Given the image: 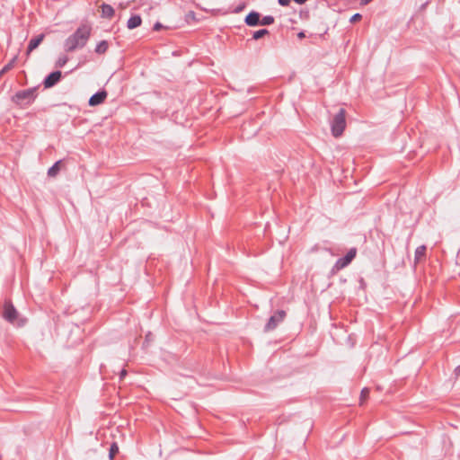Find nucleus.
Returning a JSON list of instances; mask_svg holds the SVG:
<instances>
[{
  "instance_id": "f257e3e1",
  "label": "nucleus",
  "mask_w": 460,
  "mask_h": 460,
  "mask_svg": "<svg viewBox=\"0 0 460 460\" xmlns=\"http://www.w3.org/2000/svg\"><path fill=\"white\" fill-rule=\"evenodd\" d=\"M92 28L89 25H81L71 36L65 41L66 50L74 51L77 48H83L88 41Z\"/></svg>"
},
{
  "instance_id": "f03ea898",
  "label": "nucleus",
  "mask_w": 460,
  "mask_h": 460,
  "mask_svg": "<svg viewBox=\"0 0 460 460\" xmlns=\"http://www.w3.org/2000/svg\"><path fill=\"white\" fill-rule=\"evenodd\" d=\"M36 98V89H26L17 92L13 97L12 102L18 107L24 109L31 105Z\"/></svg>"
},
{
  "instance_id": "7ed1b4c3",
  "label": "nucleus",
  "mask_w": 460,
  "mask_h": 460,
  "mask_svg": "<svg viewBox=\"0 0 460 460\" xmlns=\"http://www.w3.org/2000/svg\"><path fill=\"white\" fill-rule=\"evenodd\" d=\"M346 127V119H345V111L341 109L339 112L335 115L332 125V133L333 137H338L341 136Z\"/></svg>"
},
{
  "instance_id": "20e7f679",
  "label": "nucleus",
  "mask_w": 460,
  "mask_h": 460,
  "mask_svg": "<svg viewBox=\"0 0 460 460\" xmlns=\"http://www.w3.org/2000/svg\"><path fill=\"white\" fill-rule=\"evenodd\" d=\"M287 316V313L284 310H278L274 313L273 315L270 316L268 323L264 327L265 332H271L278 327V325L282 323Z\"/></svg>"
},
{
  "instance_id": "39448f33",
  "label": "nucleus",
  "mask_w": 460,
  "mask_h": 460,
  "mask_svg": "<svg viewBox=\"0 0 460 460\" xmlns=\"http://www.w3.org/2000/svg\"><path fill=\"white\" fill-rule=\"evenodd\" d=\"M357 253V251L355 248L350 249L348 253L345 255V257L338 260L334 265V270L339 271L341 269L345 268L347 265H349L351 261L355 258Z\"/></svg>"
},
{
  "instance_id": "423d86ee",
  "label": "nucleus",
  "mask_w": 460,
  "mask_h": 460,
  "mask_svg": "<svg viewBox=\"0 0 460 460\" xmlns=\"http://www.w3.org/2000/svg\"><path fill=\"white\" fill-rule=\"evenodd\" d=\"M3 316L5 320L13 323L18 317V312L11 302H5Z\"/></svg>"
},
{
  "instance_id": "0eeeda50",
  "label": "nucleus",
  "mask_w": 460,
  "mask_h": 460,
  "mask_svg": "<svg viewBox=\"0 0 460 460\" xmlns=\"http://www.w3.org/2000/svg\"><path fill=\"white\" fill-rule=\"evenodd\" d=\"M61 72L55 71L50 73L44 80L43 84L45 88H50L54 86L61 78Z\"/></svg>"
},
{
  "instance_id": "6e6552de",
  "label": "nucleus",
  "mask_w": 460,
  "mask_h": 460,
  "mask_svg": "<svg viewBox=\"0 0 460 460\" xmlns=\"http://www.w3.org/2000/svg\"><path fill=\"white\" fill-rule=\"evenodd\" d=\"M45 39V34L41 33V34H39L38 36H36L35 38H32L29 44H28V48H27V51H26V56L27 58L30 56V54L34 50L36 49L39 45Z\"/></svg>"
},
{
  "instance_id": "1a4fd4ad",
  "label": "nucleus",
  "mask_w": 460,
  "mask_h": 460,
  "mask_svg": "<svg viewBox=\"0 0 460 460\" xmlns=\"http://www.w3.org/2000/svg\"><path fill=\"white\" fill-rule=\"evenodd\" d=\"M107 97V92L106 91H101L97 93L93 94L89 99V105L90 106H97L99 104H102Z\"/></svg>"
},
{
  "instance_id": "9d476101",
  "label": "nucleus",
  "mask_w": 460,
  "mask_h": 460,
  "mask_svg": "<svg viewBox=\"0 0 460 460\" xmlns=\"http://www.w3.org/2000/svg\"><path fill=\"white\" fill-rule=\"evenodd\" d=\"M115 11L114 8L107 4H102L101 5V15L102 18L111 19L114 16Z\"/></svg>"
},
{
  "instance_id": "9b49d317",
  "label": "nucleus",
  "mask_w": 460,
  "mask_h": 460,
  "mask_svg": "<svg viewBox=\"0 0 460 460\" xmlns=\"http://www.w3.org/2000/svg\"><path fill=\"white\" fill-rule=\"evenodd\" d=\"M260 13L256 12H252L245 17V22L249 26H255L260 23Z\"/></svg>"
},
{
  "instance_id": "f8f14e48",
  "label": "nucleus",
  "mask_w": 460,
  "mask_h": 460,
  "mask_svg": "<svg viewBox=\"0 0 460 460\" xmlns=\"http://www.w3.org/2000/svg\"><path fill=\"white\" fill-rule=\"evenodd\" d=\"M142 19L139 15H134L130 17L127 22V26L129 30H133L141 25Z\"/></svg>"
},
{
  "instance_id": "ddd939ff",
  "label": "nucleus",
  "mask_w": 460,
  "mask_h": 460,
  "mask_svg": "<svg viewBox=\"0 0 460 460\" xmlns=\"http://www.w3.org/2000/svg\"><path fill=\"white\" fill-rule=\"evenodd\" d=\"M426 253V246L421 245L419 246L415 251V262L420 261L424 257Z\"/></svg>"
},
{
  "instance_id": "4468645a",
  "label": "nucleus",
  "mask_w": 460,
  "mask_h": 460,
  "mask_svg": "<svg viewBox=\"0 0 460 460\" xmlns=\"http://www.w3.org/2000/svg\"><path fill=\"white\" fill-rule=\"evenodd\" d=\"M61 169V161H58L54 164L52 167H50L48 171V174L50 177H55Z\"/></svg>"
},
{
  "instance_id": "2eb2a0df",
  "label": "nucleus",
  "mask_w": 460,
  "mask_h": 460,
  "mask_svg": "<svg viewBox=\"0 0 460 460\" xmlns=\"http://www.w3.org/2000/svg\"><path fill=\"white\" fill-rule=\"evenodd\" d=\"M108 48V42L106 40H102L100 43L97 44L95 48V52L98 54H103L107 51Z\"/></svg>"
},
{
  "instance_id": "dca6fc26",
  "label": "nucleus",
  "mask_w": 460,
  "mask_h": 460,
  "mask_svg": "<svg viewBox=\"0 0 460 460\" xmlns=\"http://www.w3.org/2000/svg\"><path fill=\"white\" fill-rule=\"evenodd\" d=\"M369 396V389L364 388L360 393V404H363Z\"/></svg>"
},
{
  "instance_id": "f3484780",
  "label": "nucleus",
  "mask_w": 460,
  "mask_h": 460,
  "mask_svg": "<svg viewBox=\"0 0 460 460\" xmlns=\"http://www.w3.org/2000/svg\"><path fill=\"white\" fill-rule=\"evenodd\" d=\"M268 33H269V31L266 29L259 30L253 33V39L259 40Z\"/></svg>"
},
{
  "instance_id": "a211bd4d",
  "label": "nucleus",
  "mask_w": 460,
  "mask_h": 460,
  "mask_svg": "<svg viewBox=\"0 0 460 460\" xmlns=\"http://www.w3.org/2000/svg\"><path fill=\"white\" fill-rule=\"evenodd\" d=\"M67 61H68V58L66 56H62V57L58 58V59L57 60L56 66L62 67L66 64Z\"/></svg>"
},
{
  "instance_id": "6ab92c4d",
  "label": "nucleus",
  "mask_w": 460,
  "mask_h": 460,
  "mask_svg": "<svg viewBox=\"0 0 460 460\" xmlns=\"http://www.w3.org/2000/svg\"><path fill=\"white\" fill-rule=\"evenodd\" d=\"M274 22V18L272 16H265L262 20L260 21V24L261 25H270Z\"/></svg>"
},
{
  "instance_id": "aec40b11",
  "label": "nucleus",
  "mask_w": 460,
  "mask_h": 460,
  "mask_svg": "<svg viewBox=\"0 0 460 460\" xmlns=\"http://www.w3.org/2000/svg\"><path fill=\"white\" fill-rule=\"evenodd\" d=\"M119 452V447L117 444H112L110 449V458L112 460L115 456V455Z\"/></svg>"
},
{
  "instance_id": "412c9836",
  "label": "nucleus",
  "mask_w": 460,
  "mask_h": 460,
  "mask_svg": "<svg viewBox=\"0 0 460 460\" xmlns=\"http://www.w3.org/2000/svg\"><path fill=\"white\" fill-rule=\"evenodd\" d=\"M16 59H17V57L15 56L1 71V73H4L8 70H10L11 68L13 67L14 66V63L16 62Z\"/></svg>"
},
{
  "instance_id": "4be33fe9",
  "label": "nucleus",
  "mask_w": 460,
  "mask_h": 460,
  "mask_svg": "<svg viewBox=\"0 0 460 460\" xmlns=\"http://www.w3.org/2000/svg\"><path fill=\"white\" fill-rule=\"evenodd\" d=\"M360 19H361V15H360L359 13H356V14H354V15L351 17L350 21H351L352 22H355L359 21Z\"/></svg>"
},
{
  "instance_id": "5701e85b",
  "label": "nucleus",
  "mask_w": 460,
  "mask_h": 460,
  "mask_svg": "<svg viewBox=\"0 0 460 460\" xmlns=\"http://www.w3.org/2000/svg\"><path fill=\"white\" fill-rule=\"evenodd\" d=\"M279 4H281L283 6H287L289 4L290 0H279Z\"/></svg>"
},
{
  "instance_id": "b1692460",
  "label": "nucleus",
  "mask_w": 460,
  "mask_h": 460,
  "mask_svg": "<svg viewBox=\"0 0 460 460\" xmlns=\"http://www.w3.org/2000/svg\"><path fill=\"white\" fill-rule=\"evenodd\" d=\"M163 28V25L160 22H156L154 26L155 31H159Z\"/></svg>"
},
{
  "instance_id": "393cba45",
  "label": "nucleus",
  "mask_w": 460,
  "mask_h": 460,
  "mask_svg": "<svg viewBox=\"0 0 460 460\" xmlns=\"http://www.w3.org/2000/svg\"><path fill=\"white\" fill-rule=\"evenodd\" d=\"M126 375H127V371H126L125 369H123V370L120 372V378H123Z\"/></svg>"
},
{
  "instance_id": "a878e982",
  "label": "nucleus",
  "mask_w": 460,
  "mask_h": 460,
  "mask_svg": "<svg viewBox=\"0 0 460 460\" xmlns=\"http://www.w3.org/2000/svg\"><path fill=\"white\" fill-rule=\"evenodd\" d=\"M294 1H295L296 3H297V4H301L305 3V1H306V0H294Z\"/></svg>"
},
{
  "instance_id": "bb28decb",
  "label": "nucleus",
  "mask_w": 460,
  "mask_h": 460,
  "mask_svg": "<svg viewBox=\"0 0 460 460\" xmlns=\"http://www.w3.org/2000/svg\"><path fill=\"white\" fill-rule=\"evenodd\" d=\"M297 36H298V38L302 39L305 37V34H304V32H299Z\"/></svg>"
},
{
  "instance_id": "cd10ccee",
  "label": "nucleus",
  "mask_w": 460,
  "mask_h": 460,
  "mask_svg": "<svg viewBox=\"0 0 460 460\" xmlns=\"http://www.w3.org/2000/svg\"><path fill=\"white\" fill-rule=\"evenodd\" d=\"M372 0H361L362 4H366L371 2Z\"/></svg>"
}]
</instances>
